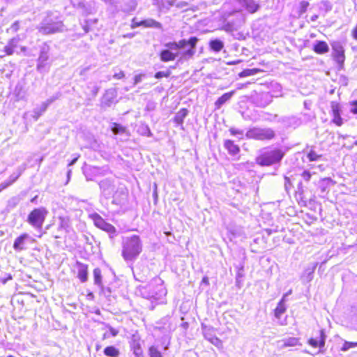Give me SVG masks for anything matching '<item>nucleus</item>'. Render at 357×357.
<instances>
[{
    "label": "nucleus",
    "mask_w": 357,
    "mask_h": 357,
    "mask_svg": "<svg viewBox=\"0 0 357 357\" xmlns=\"http://www.w3.org/2000/svg\"><path fill=\"white\" fill-rule=\"evenodd\" d=\"M286 298H287V295H284L282 296V299L280 300V301L278 303L276 308L275 309L274 314L277 319H280L281 317V316L287 310V306L285 305Z\"/></svg>",
    "instance_id": "2eb2a0df"
},
{
    "label": "nucleus",
    "mask_w": 357,
    "mask_h": 357,
    "mask_svg": "<svg viewBox=\"0 0 357 357\" xmlns=\"http://www.w3.org/2000/svg\"><path fill=\"white\" fill-rule=\"evenodd\" d=\"M225 147L229 151V153L231 155L237 154L240 149L239 147L234 144V143L231 140H226L225 142Z\"/></svg>",
    "instance_id": "b1692460"
},
{
    "label": "nucleus",
    "mask_w": 357,
    "mask_h": 357,
    "mask_svg": "<svg viewBox=\"0 0 357 357\" xmlns=\"http://www.w3.org/2000/svg\"><path fill=\"white\" fill-rule=\"evenodd\" d=\"M33 118L35 119V120H37L42 113L39 112L38 109H35L33 111Z\"/></svg>",
    "instance_id": "603ef678"
},
{
    "label": "nucleus",
    "mask_w": 357,
    "mask_h": 357,
    "mask_svg": "<svg viewBox=\"0 0 357 357\" xmlns=\"http://www.w3.org/2000/svg\"><path fill=\"white\" fill-rule=\"evenodd\" d=\"M246 137L257 140H270L275 137V132L269 128H253L246 132Z\"/></svg>",
    "instance_id": "20e7f679"
},
{
    "label": "nucleus",
    "mask_w": 357,
    "mask_h": 357,
    "mask_svg": "<svg viewBox=\"0 0 357 357\" xmlns=\"http://www.w3.org/2000/svg\"><path fill=\"white\" fill-rule=\"evenodd\" d=\"M326 339V335L324 333V330H321L319 331V337L317 338H310L308 340V344L313 347H319L322 349L325 346V342Z\"/></svg>",
    "instance_id": "f8f14e48"
},
{
    "label": "nucleus",
    "mask_w": 357,
    "mask_h": 357,
    "mask_svg": "<svg viewBox=\"0 0 357 357\" xmlns=\"http://www.w3.org/2000/svg\"><path fill=\"white\" fill-rule=\"evenodd\" d=\"M175 5V0H162V7L169 9L171 6Z\"/></svg>",
    "instance_id": "e433bc0d"
},
{
    "label": "nucleus",
    "mask_w": 357,
    "mask_h": 357,
    "mask_svg": "<svg viewBox=\"0 0 357 357\" xmlns=\"http://www.w3.org/2000/svg\"><path fill=\"white\" fill-rule=\"evenodd\" d=\"M205 328L207 329V331H208V337H212L213 335L211 334L210 332H211V331L213 330V328H208L206 326H203L202 327L203 331H204Z\"/></svg>",
    "instance_id": "13d9d810"
},
{
    "label": "nucleus",
    "mask_w": 357,
    "mask_h": 357,
    "mask_svg": "<svg viewBox=\"0 0 357 357\" xmlns=\"http://www.w3.org/2000/svg\"><path fill=\"white\" fill-rule=\"evenodd\" d=\"M357 347V342H347L344 341L343 343V345L341 347V351H347L349 349Z\"/></svg>",
    "instance_id": "2f4dec72"
},
{
    "label": "nucleus",
    "mask_w": 357,
    "mask_h": 357,
    "mask_svg": "<svg viewBox=\"0 0 357 357\" xmlns=\"http://www.w3.org/2000/svg\"><path fill=\"white\" fill-rule=\"evenodd\" d=\"M19 202V199L17 197H13L8 202V206L14 208Z\"/></svg>",
    "instance_id": "c03bdc74"
},
{
    "label": "nucleus",
    "mask_w": 357,
    "mask_h": 357,
    "mask_svg": "<svg viewBox=\"0 0 357 357\" xmlns=\"http://www.w3.org/2000/svg\"><path fill=\"white\" fill-rule=\"evenodd\" d=\"M142 250V244L138 236L133 235L123 238L122 255L125 260L132 261L136 259Z\"/></svg>",
    "instance_id": "f03ea898"
},
{
    "label": "nucleus",
    "mask_w": 357,
    "mask_h": 357,
    "mask_svg": "<svg viewBox=\"0 0 357 357\" xmlns=\"http://www.w3.org/2000/svg\"><path fill=\"white\" fill-rule=\"evenodd\" d=\"M242 4L250 13L256 12L259 8V4L254 0H242Z\"/></svg>",
    "instance_id": "6ab92c4d"
},
{
    "label": "nucleus",
    "mask_w": 357,
    "mask_h": 357,
    "mask_svg": "<svg viewBox=\"0 0 357 357\" xmlns=\"http://www.w3.org/2000/svg\"><path fill=\"white\" fill-rule=\"evenodd\" d=\"M331 109L333 115L340 114V105L335 102H331Z\"/></svg>",
    "instance_id": "f704fd0d"
},
{
    "label": "nucleus",
    "mask_w": 357,
    "mask_h": 357,
    "mask_svg": "<svg viewBox=\"0 0 357 357\" xmlns=\"http://www.w3.org/2000/svg\"><path fill=\"white\" fill-rule=\"evenodd\" d=\"M350 112L353 114H357V100L349 102Z\"/></svg>",
    "instance_id": "37998d69"
},
{
    "label": "nucleus",
    "mask_w": 357,
    "mask_h": 357,
    "mask_svg": "<svg viewBox=\"0 0 357 357\" xmlns=\"http://www.w3.org/2000/svg\"><path fill=\"white\" fill-rule=\"evenodd\" d=\"M321 155L317 154L315 151L311 150L307 154V158L310 161H317L319 159Z\"/></svg>",
    "instance_id": "c9c22d12"
},
{
    "label": "nucleus",
    "mask_w": 357,
    "mask_h": 357,
    "mask_svg": "<svg viewBox=\"0 0 357 357\" xmlns=\"http://www.w3.org/2000/svg\"><path fill=\"white\" fill-rule=\"evenodd\" d=\"M229 131H230V132H231V134L232 135H237V134H239V135H242V134H243V132H242V131H240V130H236V129H234V128H231V129L229 130Z\"/></svg>",
    "instance_id": "864d4df0"
},
{
    "label": "nucleus",
    "mask_w": 357,
    "mask_h": 357,
    "mask_svg": "<svg viewBox=\"0 0 357 357\" xmlns=\"http://www.w3.org/2000/svg\"><path fill=\"white\" fill-rule=\"evenodd\" d=\"M77 277L82 282H85L88 279V266L80 262L77 263Z\"/></svg>",
    "instance_id": "4468645a"
},
{
    "label": "nucleus",
    "mask_w": 357,
    "mask_h": 357,
    "mask_svg": "<svg viewBox=\"0 0 357 357\" xmlns=\"http://www.w3.org/2000/svg\"><path fill=\"white\" fill-rule=\"evenodd\" d=\"M234 93V91H231L225 93L221 97H220L215 102L216 108L220 109L223 104H225L226 102L231 99Z\"/></svg>",
    "instance_id": "aec40b11"
},
{
    "label": "nucleus",
    "mask_w": 357,
    "mask_h": 357,
    "mask_svg": "<svg viewBox=\"0 0 357 357\" xmlns=\"http://www.w3.org/2000/svg\"><path fill=\"white\" fill-rule=\"evenodd\" d=\"M134 353L135 355H139L141 353L140 349H135Z\"/></svg>",
    "instance_id": "e2e57ef3"
},
{
    "label": "nucleus",
    "mask_w": 357,
    "mask_h": 357,
    "mask_svg": "<svg viewBox=\"0 0 357 357\" xmlns=\"http://www.w3.org/2000/svg\"><path fill=\"white\" fill-rule=\"evenodd\" d=\"M188 115V110L186 109H182L178 111L174 116V121L178 125L183 124V120Z\"/></svg>",
    "instance_id": "393cba45"
},
{
    "label": "nucleus",
    "mask_w": 357,
    "mask_h": 357,
    "mask_svg": "<svg viewBox=\"0 0 357 357\" xmlns=\"http://www.w3.org/2000/svg\"><path fill=\"white\" fill-rule=\"evenodd\" d=\"M169 75H170L169 71H167V72L160 71L155 74V77L156 79H160L162 77H168Z\"/></svg>",
    "instance_id": "a19ab883"
},
{
    "label": "nucleus",
    "mask_w": 357,
    "mask_h": 357,
    "mask_svg": "<svg viewBox=\"0 0 357 357\" xmlns=\"http://www.w3.org/2000/svg\"><path fill=\"white\" fill-rule=\"evenodd\" d=\"M302 176L305 181H308L311 178V174L308 171H304Z\"/></svg>",
    "instance_id": "8fccbe9b"
},
{
    "label": "nucleus",
    "mask_w": 357,
    "mask_h": 357,
    "mask_svg": "<svg viewBox=\"0 0 357 357\" xmlns=\"http://www.w3.org/2000/svg\"><path fill=\"white\" fill-rule=\"evenodd\" d=\"M112 130L114 134L117 135L123 132L125 128L119 124L114 123L112 127Z\"/></svg>",
    "instance_id": "72a5a7b5"
},
{
    "label": "nucleus",
    "mask_w": 357,
    "mask_h": 357,
    "mask_svg": "<svg viewBox=\"0 0 357 357\" xmlns=\"http://www.w3.org/2000/svg\"><path fill=\"white\" fill-rule=\"evenodd\" d=\"M20 176V174H12L8 181H6V183H10V185L13 184Z\"/></svg>",
    "instance_id": "49530a36"
},
{
    "label": "nucleus",
    "mask_w": 357,
    "mask_h": 357,
    "mask_svg": "<svg viewBox=\"0 0 357 357\" xmlns=\"http://www.w3.org/2000/svg\"><path fill=\"white\" fill-rule=\"evenodd\" d=\"M91 218L98 228L108 233L111 238L116 236V228L112 225L107 222L98 213L91 214Z\"/></svg>",
    "instance_id": "6e6552de"
},
{
    "label": "nucleus",
    "mask_w": 357,
    "mask_h": 357,
    "mask_svg": "<svg viewBox=\"0 0 357 357\" xmlns=\"http://www.w3.org/2000/svg\"><path fill=\"white\" fill-rule=\"evenodd\" d=\"M149 289L151 291L149 297L156 301L162 299L167 294V291L162 284V281L160 278L155 279L153 282L149 285Z\"/></svg>",
    "instance_id": "423d86ee"
},
{
    "label": "nucleus",
    "mask_w": 357,
    "mask_h": 357,
    "mask_svg": "<svg viewBox=\"0 0 357 357\" xmlns=\"http://www.w3.org/2000/svg\"><path fill=\"white\" fill-rule=\"evenodd\" d=\"M114 94L112 92H107L103 97L102 104L109 106L113 102Z\"/></svg>",
    "instance_id": "c756f323"
},
{
    "label": "nucleus",
    "mask_w": 357,
    "mask_h": 357,
    "mask_svg": "<svg viewBox=\"0 0 357 357\" xmlns=\"http://www.w3.org/2000/svg\"><path fill=\"white\" fill-rule=\"evenodd\" d=\"M124 77H125V73L122 70H120L119 73H116L113 75V77L115 79H121L123 78Z\"/></svg>",
    "instance_id": "de8ad7c7"
},
{
    "label": "nucleus",
    "mask_w": 357,
    "mask_h": 357,
    "mask_svg": "<svg viewBox=\"0 0 357 357\" xmlns=\"http://www.w3.org/2000/svg\"><path fill=\"white\" fill-rule=\"evenodd\" d=\"M280 344V347L281 349H284L287 347H295L296 345H300L299 340L296 337H289L287 339H284L278 342Z\"/></svg>",
    "instance_id": "f3484780"
},
{
    "label": "nucleus",
    "mask_w": 357,
    "mask_h": 357,
    "mask_svg": "<svg viewBox=\"0 0 357 357\" xmlns=\"http://www.w3.org/2000/svg\"><path fill=\"white\" fill-rule=\"evenodd\" d=\"M47 214V211L43 207L35 208L29 215L28 222L32 226L40 228L42 227Z\"/></svg>",
    "instance_id": "0eeeda50"
},
{
    "label": "nucleus",
    "mask_w": 357,
    "mask_h": 357,
    "mask_svg": "<svg viewBox=\"0 0 357 357\" xmlns=\"http://www.w3.org/2000/svg\"><path fill=\"white\" fill-rule=\"evenodd\" d=\"M94 282L96 284H100L101 283V271L100 268H96L93 270Z\"/></svg>",
    "instance_id": "7c9ffc66"
},
{
    "label": "nucleus",
    "mask_w": 357,
    "mask_h": 357,
    "mask_svg": "<svg viewBox=\"0 0 357 357\" xmlns=\"http://www.w3.org/2000/svg\"><path fill=\"white\" fill-rule=\"evenodd\" d=\"M317 17H318V16H317V15H313V16H312V17H311V20H312V21H315V20L317 19Z\"/></svg>",
    "instance_id": "0e129e2a"
},
{
    "label": "nucleus",
    "mask_w": 357,
    "mask_h": 357,
    "mask_svg": "<svg viewBox=\"0 0 357 357\" xmlns=\"http://www.w3.org/2000/svg\"><path fill=\"white\" fill-rule=\"evenodd\" d=\"M20 29V23L18 21L15 22L7 30V31H10L13 33L17 32Z\"/></svg>",
    "instance_id": "79ce46f5"
},
{
    "label": "nucleus",
    "mask_w": 357,
    "mask_h": 357,
    "mask_svg": "<svg viewBox=\"0 0 357 357\" xmlns=\"http://www.w3.org/2000/svg\"><path fill=\"white\" fill-rule=\"evenodd\" d=\"M198 40L191 37L188 40L182 39L178 42H169L164 45L166 50L160 53V59L163 62H168L178 59V62L182 63L191 59L195 54V47Z\"/></svg>",
    "instance_id": "f257e3e1"
},
{
    "label": "nucleus",
    "mask_w": 357,
    "mask_h": 357,
    "mask_svg": "<svg viewBox=\"0 0 357 357\" xmlns=\"http://www.w3.org/2000/svg\"><path fill=\"white\" fill-rule=\"evenodd\" d=\"M144 77V75L139 74L135 76L134 78V84H137L142 80V77Z\"/></svg>",
    "instance_id": "09e8293b"
},
{
    "label": "nucleus",
    "mask_w": 357,
    "mask_h": 357,
    "mask_svg": "<svg viewBox=\"0 0 357 357\" xmlns=\"http://www.w3.org/2000/svg\"><path fill=\"white\" fill-rule=\"evenodd\" d=\"M15 94H16L17 100H24L25 98V93L24 91H22V88H20V89L16 88Z\"/></svg>",
    "instance_id": "4c0bfd02"
},
{
    "label": "nucleus",
    "mask_w": 357,
    "mask_h": 357,
    "mask_svg": "<svg viewBox=\"0 0 357 357\" xmlns=\"http://www.w3.org/2000/svg\"><path fill=\"white\" fill-rule=\"evenodd\" d=\"M333 56L335 61L342 66L344 61V51L343 47L339 43L333 45Z\"/></svg>",
    "instance_id": "9b49d317"
},
{
    "label": "nucleus",
    "mask_w": 357,
    "mask_h": 357,
    "mask_svg": "<svg viewBox=\"0 0 357 357\" xmlns=\"http://www.w3.org/2000/svg\"><path fill=\"white\" fill-rule=\"evenodd\" d=\"M309 3L305 1H303L300 3V13L303 14L306 12L307 7L309 6Z\"/></svg>",
    "instance_id": "58836bf2"
},
{
    "label": "nucleus",
    "mask_w": 357,
    "mask_h": 357,
    "mask_svg": "<svg viewBox=\"0 0 357 357\" xmlns=\"http://www.w3.org/2000/svg\"><path fill=\"white\" fill-rule=\"evenodd\" d=\"M20 38L17 36L8 42L7 45L4 47V51L6 55H12L14 53V50L17 47Z\"/></svg>",
    "instance_id": "dca6fc26"
},
{
    "label": "nucleus",
    "mask_w": 357,
    "mask_h": 357,
    "mask_svg": "<svg viewBox=\"0 0 357 357\" xmlns=\"http://www.w3.org/2000/svg\"><path fill=\"white\" fill-rule=\"evenodd\" d=\"M21 50H22V52H24V51H26V47H22Z\"/></svg>",
    "instance_id": "774afa93"
},
{
    "label": "nucleus",
    "mask_w": 357,
    "mask_h": 357,
    "mask_svg": "<svg viewBox=\"0 0 357 357\" xmlns=\"http://www.w3.org/2000/svg\"><path fill=\"white\" fill-rule=\"evenodd\" d=\"M314 50L318 54H324L328 52L329 47L326 42L319 41L314 45Z\"/></svg>",
    "instance_id": "5701e85b"
},
{
    "label": "nucleus",
    "mask_w": 357,
    "mask_h": 357,
    "mask_svg": "<svg viewBox=\"0 0 357 357\" xmlns=\"http://www.w3.org/2000/svg\"><path fill=\"white\" fill-rule=\"evenodd\" d=\"M333 122L335 124H336L338 126H340L342 125L343 122H342V119L340 116V114L333 115Z\"/></svg>",
    "instance_id": "ea45409f"
},
{
    "label": "nucleus",
    "mask_w": 357,
    "mask_h": 357,
    "mask_svg": "<svg viewBox=\"0 0 357 357\" xmlns=\"http://www.w3.org/2000/svg\"><path fill=\"white\" fill-rule=\"evenodd\" d=\"M107 172V169H102L98 167H89L84 171L86 179L93 180L95 177L105 175Z\"/></svg>",
    "instance_id": "9d476101"
},
{
    "label": "nucleus",
    "mask_w": 357,
    "mask_h": 357,
    "mask_svg": "<svg viewBox=\"0 0 357 357\" xmlns=\"http://www.w3.org/2000/svg\"><path fill=\"white\" fill-rule=\"evenodd\" d=\"M284 153L279 149L268 150L261 153L257 158V162L261 166H269L279 162L283 158Z\"/></svg>",
    "instance_id": "7ed1b4c3"
},
{
    "label": "nucleus",
    "mask_w": 357,
    "mask_h": 357,
    "mask_svg": "<svg viewBox=\"0 0 357 357\" xmlns=\"http://www.w3.org/2000/svg\"><path fill=\"white\" fill-rule=\"evenodd\" d=\"M204 335L205 338L207 339L213 345H215L216 347H219V346L222 345L221 340L219 338H218L217 337H215V336L208 337V331L206 328H204Z\"/></svg>",
    "instance_id": "bb28decb"
},
{
    "label": "nucleus",
    "mask_w": 357,
    "mask_h": 357,
    "mask_svg": "<svg viewBox=\"0 0 357 357\" xmlns=\"http://www.w3.org/2000/svg\"><path fill=\"white\" fill-rule=\"evenodd\" d=\"M63 26L61 21L54 22L48 17L38 26V30L43 34H51L62 31Z\"/></svg>",
    "instance_id": "39448f33"
},
{
    "label": "nucleus",
    "mask_w": 357,
    "mask_h": 357,
    "mask_svg": "<svg viewBox=\"0 0 357 357\" xmlns=\"http://www.w3.org/2000/svg\"><path fill=\"white\" fill-rule=\"evenodd\" d=\"M109 331L113 337H115L116 335H117V334L119 333L118 330H116L111 326H109Z\"/></svg>",
    "instance_id": "6e6d98bb"
},
{
    "label": "nucleus",
    "mask_w": 357,
    "mask_h": 357,
    "mask_svg": "<svg viewBox=\"0 0 357 357\" xmlns=\"http://www.w3.org/2000/svg\"><path fill=\"white\" fill-rule=\"evenodd\" d=\"M224 47L223 43L218 39L210 42V47L215 52H220Z\"/></svg>",
    "instance_id": "cd10ccee"
},
{
    "label": "nucleus",
    "mask_w": 357,
    "mask_h": 357,
    "mask_svg": "<svg viewBox=\"0 0 357 357\" xmlns=\"http://www.w3.org/2000/svg\"><path fill=\"white\" fill-rule=\"evenodd\" d=\"M240 62V61H233L231 63H230L231 64H236V63H238Z\"/></svg>",
    "instance_id": "338daca9"
},
{
    "label": "nucleus",
    "mask_w": 357,
    "mask_h": 357,
    "mask_svg": "<svg viewBox=\"0 0 357 357\" xmlns=\"http://www.w3.org/2000/svg\"><path fill=\"white\" fill-rule=\"evenodd\" d=\"M51 103V101L50 100H47V102H43L40 107L39 109H38L39 110V112H40L41 113H43L47 108V107L49 106V105Z\"/></svg>",
    "instance_id": "a18cd8bd"
},
{
    "label": "nucleus",
    "mask_w": 357,
    "mask_h": 357,
    "mask_svg": "<svg viewBox=\"0 0 357 357\" xmlns=\"http://www.w3.org/2000/svg\"><path fill=\"white\" fill-rule=\"evenodd\" d=\"M316 264L311 267H308L305 270L302 275V280L305 282H310L313 279V274L316 268Z\"/></svg>",
    "instance_id": "4be33fe9"
},
{
    "label": "nucleus",
    "mask_w": 357,
    "mask_h": 357,
    "mask_svg": "<svg viewBox=\"0 0 357 357\" xmlns=\"http://www.w3.org/2000/svg\"><path fill=\"white\" fill-rule=\"evenodd\" d=\"M142 23V21H139V22H135V20L134 19L132 20V28H136V27H138V26H143V24Z\"/></svg>",
    "instance_id": "3c124183"
},
{
    "label": "nucleus",
    "mask_w": 357,
    "mask_h": 357,
    "mask_svg": "<svg viewBox=\"0 0 357 357\" xmlns=\"http://www.w3.org/2000/svg\"><path fill=\"white\" fill-rule=\"evenodd\" d=\"M260 71L258 68L245 69L238 74L240 77H245L252 76L257 74Z\"/></svg>",
    "instance_id": "c85d7f7f"
},
{
    "label": "nucleus",
    "mask_w": 357,
    "mask_h": 357,
    "mask_svg": "<svg viewBox=\"0 0 357 357\" xmlns=\"http://www.w3.org/2000/svg\"><path fill=\"white\" fill-rule=\"evenodd\" d=\"M104 354L109 357H118L119 356V351L113 346L107 347L104 349Z\"/></svg>",
    "instance_id": "a878e982"
},
{
    "label": "nucleus",
    "mask_w": 357,
    "mask_h": 357,
    "mask_svg": "<svg viewBox=\"0 0 357 357\" xmlns=\"http://www.w3.org/2000/svg\"><path fill=\"white\" fill-rule=\"evenodd\" d=\"M49 47L44 45L41 47L40 55L38 59L36 69L38 72L43 73L49 67Z\"/></svg>",
    "instance_id": "1a4fd4ad"
},
{
    "label": "nucleus",
    "mask_w": 357,
    "mask_h": 357,
    "mask_svg": "<svg viewBox=\"0 0 357 357\" xmlns=\"http://www.w3.org/2000/svg\"><path fill=\"white\" fill-rule=\"evenodd\" d=\"M79 157V155H76V156H75V157L72 160V161H71L70 162H69L68 166H72V165H73L77 162V160H78Z\"/></svg>",
    "instance_id": "4d7b16f0"
},
{
    "label": "nucleus",
    "mask_w": 357,
    "mask_h": 357,
    "mask_svg": "<svg viewBox=\"0 0 357 357\" xmlns=\"http://www.w3.org/2000/svg\"><path fill=\"white\" fill-rule=\"evenodd\" d=\"M99 185H100V189L102 190V192L106 196L110 195L112 194V192H113L114 189L112 188V183L108 179H105V180L101 181L99 183Z\"/></svg>",
    "instance_id": "a211bd4d"
},
{
    "label": "nucleus",
    "mask_w": 357,
    "mask_h": 357,
    "mask_svg": "<svg viewBox=\"0 0 357 357\" xmlns=\"http://www.w3.org/2000/svg\"><path fill=\"white\" fill-rule=\"evenodd\" d=\"M29 238V234H22L17 237L13 243V248L15 251H21L25 248L26 241Z\"/></svg>",
    "instance_id": "ddd939ff"
},
{
    "label": "nucleus",
    "mask_w": 357,
    "mask_h": 357,
    "mask_svg": "<svg viewBox=\"0 0 357 357\" xmlns=\"http://www.w3.org/2000/svg\"><path fill=\"white\" fill-rule=\"evenodd\" d=\"M8 186H10V183H6V181L1 183L0 184V192Z\"/></svg>",
    "instance_id": "5fc2aeb1"
},
{
    "label": "nucleus",
    "mask_w": 357,
    "mask_h": 357,
    "mask_svg": "<svg viewBox=\"0 0 357 357\" xmlns=\"http://www.w3.org/2000/svg\"><path fill=\"white\" fill-rule=\"evenodd\" d=\"M149 355L150 357H162L161 353L154 346H151L149 348Z\"/></svg>",
    "instance_id": "473e14b6"
},
{
    "label": "nucleus",
    "mask_w": 357,
    "mask_h": 357,
    "mask_svg": "<svg viewBox=\"0 0 357 357\" xmlns=\"http://www.w3.org/2000/svg\"><path fill=\"white\" fill-rule=\"evenodd\" d=\"M202 282L206 284H208V278L207 277H204Z\"/></svg>",
    "instance_id": "052dcab7"
},
{
    "label": "nucleus",
    "mask_w": 357,
    "mask_h": 357,
    "mask_svg": "<svg viewBox=\"0 0 357 357\" xmlns=\"http://www.w3.org/2000/svg\"><path fill=\"white\" fill-rule=\"evenodd\" d=\"M353 36L355 39L357 40V24H356V27L354 28V31H353Z\"/></svg>",
    "instance_id": "bf43d9fd"
},
{
    "label": "nucleus",
    "mask_w": 357,
    "mask_h": 357,
    "mask_svg": "<svg viewBox=\"0 0 357 357\" xmlns=\"http://www.w3.org/2000/svg\"><path fill=\"white\" fill-rule=\"evenodd\" d=\"M71 170H68V173H67V177H68V181H67V183L70 180V174H71Z\"/></svg>",
    "instance_id": "680f3d73"
},
{
    "label": "nucleus",
    "mask_w": 357,
    "mask_h": 357,
    "mask_svg": "<svg viewBox=\"0 0 357 357\" xmlns=\"http://www.w3.org/2000/svg\"><path fill=\"white\" fill-rule=\"evenodd\" d=\"M143 26L146 28H155L158 29H162V24L156 20L149 18L144 20H142Z\"/></svg>",
    "instance_id": "412c9836"
},
{
    "label": "nucleus",
    "mask_w": 357,
    "mask_h": 357,
    "mask_svg": "<svg viewBox=\"0 0 357 357\" xmlns=\"http://www.w3.org/2000/svg\"><path fill=\"white\" fill-rule=\"evenodd\" d=\"M292 291L289 290L287 293H286L284 295H287V297L291 294Z\"/></svg>",
    "instance_id": "69168bd1"
}]
</instances>
